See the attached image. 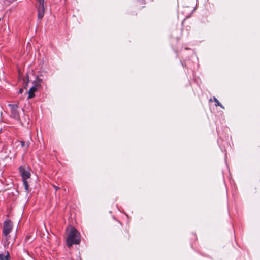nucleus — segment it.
Returning <instances> with one entry per match:
<instances>
[{
  "label": "nucleus",
  "instance_id": "1",
  "mask_svg": "<svg viewBox=\"0 0 260 260\" xmlns=\"http://www.w3.org/2000/svg\"><path fill=\"white\" fill-rule=\"evenodd\" d=\"M80 234L74 227L68 230L66 243L68 247L70 248L73 244H79L80 242Z\"/></svg>",
  "mask_w": 260,
  "mask_h": 260
},
{
  "label": "nucleus",
  "instance_id": "2",
  "mask_svg": "<svg viewBox=\"0 0 260 260\" xmlns=\"http://www.w3.org/2000/svg\"><path fill=\"white\" fill-rule=\"evenodd\" d=\"M45 1L37 0L36 7L38 11V18L41 20L44 16L45 12Z\"/></svg>",
  "mask_w": 260,
  "mask_h": 260
},
{
  "label": "nucleus",
  "instance_id": "3",
  "mask_svg": "<svg viewBox=\"0 0 260 260\" xmlns=\"http://www.w3.org/2000/svg\"><path fill=\"white\" fill-rule=\"evenodd\" d=\"M13 229V224L10 220H6L4 222L3 228V234L7 239L9 234Z\"/></svg>",
  "mask_w": 260,
  "mask_h": 260
},
{
  "label": "nucleus",
  "instance_id": "4",
  "mask_svg": "<svg viewBox=\"0 0 260 260\" xmlns=\"http://www.w3.org/2000/svg\"><path fill=\"white\" fill-rule=\"evenodd\" d=\"M8 106L10 108L11 116L16 120L19 119V114L17 110V104H9Z\"/></svg>",
  "mask_w": 260,
  "mask_h": 260
},
{
  "label": "nucleus",
  "instance_id": "5",
  "mask_svg": "<svg viewBox=\"0 0 260 260\" xmlns=\"http://www.w3.org/2000/svg\"><path fill=\"white\" fill-rule=\"evenodd\" d=\"M19 172L22 177L23 180H27L30 177L31 174L29 171L26 169L24 167L20 166L19 168Z\"/></svg>",
  "mask_w": 260,
  "mask_h": 260
},
{
  "label": "nucleus",
  "instance_id": "6",
  "mask_svg": "<svg viewBox=\"0 0 260 260\" xmlns=\"http://www.w3.org/2000/svg\"><path fill=\"white\" fill-rule=\"evenodd\" d=\"M38 85H39V83H35L34 86L30 88V89L29 90L28 92V96L27 98L28 99H31L32 98L35 97V92L36 91H37L38 88H39L38 87Z\"/></svg>",
  "mask_w": 260,
  "mask_h": 260
},
{
  "label": "nucleus",
  "instance_id": "7",
  "mask_svg": "<svg viewBox=\"0 0 260 260\" xmlns=\"http://www.w3.org/2000/svg\"><path fill=\"white\" fill-rule=\"evenodd\" d=\"M0 260H10L9 253L8 251H6L4 254L0 253Z\"/></svg>",
  "mask_w": 260,
  "mask_h": 260
},
{
  "label": "nucleus",
  "instance_id": "8",
  "mask_svg": "<svg viewBox=\"0 0 260 260\" xmlns=\"http://www.w3.org/2000/svg\"><path fill=\"white\" fill-rule=\"evenodd\" d=\"M28 82H29V78H28V76L27 75V77H26V79H23V87L26 89L28 86Z\"/></svg>",
  "mask_w": 260,
  "mask_h": 260
},
{
  "label": "nucleus",
  "instance_id": "9",
  "mask_svg": "<svg viewBox=\"0 0 260 260\" xmlns=\"http://www.w3.org/2000/svg\"><path fill=\"white\" fill-rule=\"evenodd\" d=\"M213 99L215 102V105L216 106H220L222 108H224V107L223 106V105L220 103V102L215 97H214Z\"/></svg>",
  "mask_w": 260,
  "mask_h": 260
},
{
  "label": "nucleus",
  "instance_id": "10",
  "mask_svg": "<svg viewBox=\"0 0 260 260\" xmlns=\"http://www.w3.org/2000/svg\"><path fill=\"white\" fill-rule=\"evenodd\" d=\"M23 184L25 187V189L26 190V191H28L29 186H28V182L27 181V180H23Z\"/></svg>",
  "mask_w": 260,
  "mask_h": 260
},
{
  "label": "nucleus",
  "instance_id": "11",
  "mask_svg": "<svg viewBox=\"0 0 260 260\" xmlns=\"http://www.w3.org/2000/svg\"><path fill=\"white\" fill-rule=\"evenodd\" d=\"M42 82V79L38 78V77H37V80L34 83H39V85H38V87H40L41 86V82Z\"/></svg>",
  "mask_w": 260,
  "mask_h": 260
},
{
  "label": "nucleus",
  "instance_id": "12",
  "mask_svg": "<svg viewBox=\"0 0 260 260\" xmlns=\"http://www.w3.org/2000/svg\"><path fill=\"white\" fill-rule=\"evenodd\" d=\"M52 186L55 189L56 191L58 190L60 188L59 187L56 186H55L54 185H53Z\"/></svg>",
  "mask_w": 260,
  "mask_h": 260
},
{
  "label": "nucleus",
  "instance_id": "13",
  "mask_svg": "<svg viewBox=\"0 0 260 260\" xmlns=\"http://www.w3.org/2000/svg\"><path fill=\"white\" fill-rule=\"evenodd\" d=\"M20 143H21V145L22 147H24L25 146V142L24 141H21L20 142Z\"/></svg>",
  "mask_w": 260,
  "mask_h": 260
},
{
  "label": "nucleus",
  "instance_id": "14",
  "mask_svg": "<svg viewBox=\"0 0 260 260\" xmlns=\"http://www.w3.org/2000/svg\"><path fill=\"white\" fill-rule=\"evenodd\" d=\"M23 88H20L19 91V93H22L23 92Z\"/></svg>",
  "mask_w": 260,
  "mask_h": 260
},
{
  "label": "nucleus",
  "instance_id": "15",
  "mask_svg": "<svg viewBox=\"0 0 260 260\" xmlns=\"http://www.w3.org/2000/svg\"><path fill=\"white\" fill-rule=\"evenodd\" d=\"M29 144H30V143H29V142H27V147H26V148H28V147H29Z\"/></svg>",
  "mask_w": 260,
  "mask_h": 260
}]
</instances>
